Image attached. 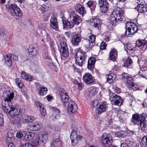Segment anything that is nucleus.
<instances>
[{
    "mask_svg": "<svg viewBox=\"0 0 147 147\" xmlns=\"http://www.w3.org/2000/svg\"><path fill=\"white\" fill-rule=\"evenodd\" d=\"M38 27L39 28L43 30H45L46 28L45 25L44 24H42L41 23L39 24V25H38Z\"/></svg>",
    "mask_w": 147,
    "mask_h": 147,
    "instance_id": "obj_55",
    "label": "nucleus"
},
{
    "mask_svg": "<svg viewBox=\"0 0 147 147\" xmlns=\"http://www.w3.org/2000/svg\"><path fill=\"white\" fill-rule=\"evenodd\" d=\"M136 2L138 5L136 9L138 10L139 12L145 13L147 11V6L144 0H136Z\"/></svg>",
    "mask_w": 147,
    "mask_h": 147,
    "instance_id": "obj_11",
    "label": "nucleus"
},
{
    "mask_svg": "<svg viewBox=\"0 0 147 147\" xmlns=\"http://www.w3.org/2000/svg\"><path fill=\"white\" fill-rule=\"evenodd\" d=\"M16 82L17 85L20 88H22L23 87L22 83L21 82V80L19 78L16 79Z\"/></svg>",
    "mask_w": 147,
    "mask_h": 147,
    "instance_id": "obj_43",
    "label": "nucleus"
},
{
    "mask_svg": "<svg viewBox=\"0 0 147 147\" xmlns=\"http://www.w3.org/2000/svg\"><path fill=\"white\" fill-rule=\"evenodd\" d=\"M97 93V92L95 88H93L92 90H91L89 92V94L91 96H94Z\"/></svg>",
    "mask_w": 147,
    "mask_h": 147,
    "instance_id": "obj_49",
    "label": "nucleus"
},
{
    "mask_svg": "<svg viewBox=\"0 0 147 147\" xmlns=\"http://www.w3.org/2000/svg\"><path fill=\"white\" fill-rule=\"evenodd\" d=\"M24 138L27 141H30L32 140L31 139V137H30V136H29L28 134H26L25 135Z\"/></svg>",
    "mask_w": 147,
    "mask_h": 147,
    "instance_id": "obj_59",
    "label": "nucleus"
},
{
    "mask_svg": "<svg viewBox=\"0 0 147 147\" xmlns=\"http://www.w3.org/2000/svg\"><path fill=\"white\" fill-rule=\"evenodd\" d=\"M140 128L143 131L147 130V125L146 124V120L144 121H141L139 123Z\"/></svg>",
    "mask_w": 147,
    "mask_h": 147,
    "instance_id": "obj_35",
    "label": "nucleus"
},
{
    "mask_svg": "<svg viewBox=\"0 0 147 147\" xmlns=\"http://www.w3.org/2000/svg\"><path fill=\"white\" fill-rule=\"evenodd\" d=\"M88 36L86 40L89 42V44L87 45L86 46L88 49L89 50L95 45V41L96 36L91 34H88Z\"/></svg>",
    "mask_w": 147,
    "mask_h": 147,
    "instance_id": "obj_16",
    "label": "nucleus"
},
{
    "mask_svg": "<svg viewBox=\"0 0 147 147\" xmlns=\"http://www.w3.org/2000/svg\"><path fill=\"white\" fill-rule=\"evenodd\" d=\"M72 67L74 73H79L80 72V69L78 68L75 65H72Z\"/></svg>",
    "mask_w": 147,
    "mask_h": 147,
    "instance_id": "obj_46",
    "label": "nucleus"
},
{
    "mask_svg": "<svg viewBox=\"0 0 147 147\" xmlns=\"http://www.w3.org/2000/svg\"><path fill=\"white\" fill-rule=\"evenodd\" d=\"M63 20V28L64 29H70L73 27L74 24L72 22L67 20Z\"/></svg>",
    "mask_w": 147,
    "mask_h": 147,
    "instance_id": "obj_28",
    "label": "nucleus"
},
{
    "mask_svg": "<svg viewBox=\"0 0 147 147\" xmlns=\"http://www.w3.org/2000/svg\"><path fill=\"white\" fill-rule=\"evenodd\" d=\"M120 147H130L128 144L125 142H123L121 144Z\"/></svg>",
    "mask_w": 147,
    "mask_h": 147,
    "instance_id": "obj_63",
    "label": "nucleus"
},
{
    "mask_svg": "<svg viewBox=\"0 0 147 147\" xmlns=\"http://www.w3.org/2000/svg\"><path fill=\"white\" fill-rule=\"evenodd\" d=\"M14 95V94L12 91H9L7 92V96L4 98V102H3L2 103H6V105H7V104L11 102V100L13 99Z\"/></svg>",
    "mask_w": 147,
    "mask_h": 147,
    "instance_id": "obj_22",
    "label": "nucleus"
},
{
    "mask_svg": "<svg viewBox=\"0 0 147 147\" xmlns=\"http://www.w3.org/2000/svg\"><path fill=\"white\" fill-rule=\"evenodd\" d=\"M38 90V94L40 95L43 96L47 93V89L46 88L40 87Z\"/></svg>",
    "mask_w": 147,
    "mask_h": 147,
    "instance_id": "obj_37",
    "label": "nucleus"
},
{
    "mask_svg": "<svg viewBox=\"0 0 147 147\" xmlns=\"http://www.w3.org/2000/svg\"><path fill=\"white\" fill-rule=\"evenodd\" d=\"M107 103L105 102H102L96 109V113L100 114L105 112L106 109Z\"/></svg>",
    "mask_w": 147,
    "mask_h": 147,
    "instance_id": "obj_26",
    "label": "nucleus"
},
{
    "mask_svg": "<svg viewBox=\"0 0 147 147\" xmlns=\"http://www.w3.org/2000/svg\"><path fill=\"white\" fill-rule=\"evenodd\" d=\"M107 47V45L105 42H102L100 44V48L101 50H104Z\"/></svg>",
    "mask_w": 147,
    "mask_h": 147,
    "instance_id": "obj_51",
    "label": "nucleus"
},
{
    "mask_svg": "<svg viewBox=\"0 0 147 147\" xmlns=\"http://www.w3.org/2000/svg\"><path fill=\"white\" fill-rule=\"evenodd\" d=\"M79 33H77L73 36L72 38L71 42L72 45L74 46H76L79 45V43L81 42L82 39L80 34L81 33V30L80 29H78Z\"/></svg>",
    "mask_w": 147,
    "mask_h": 147,
    "instance_id": "obj_17",
    "label": "nucleus"
},
{
    "mask_svg": "<svg viewBox=\"0 0 147 147\" xmlns=\"http://www.w3.org/2000/svg\"><path fill=\"white\" fill-rule=\"evenodd\" d=\"M113 139L112 136L109 134H104L102 136L101 142L105 147H110L112 145Z\"/></svg>",
    "mask_w": 147,
    "mask_h": 147,
    "instance_id": "obj_8",
    "label": "nucleus"
},
{
    "mask_svg": "<svg viewBox=\"0 0 147 147\" xmlns=\"http://www.w3.org/2000/svg\"><path fill=\"white\" fill-rule=\"evenodd\" d=\"M75 52L76 63L77 65L82 67L86 57V53L80 48L76 49Z\"/></svg>",
    "mask_w": 147,
    "mask_h": 147,
    "instance_id": "obj_4",
    "label": "nucleus"
},
{
    "mask_svg": "<svg viewBox=\"0 0 147 147\" xmlns=\"http://www.w3.org/2000/svg\"><path fill=\"white\" fill-rule=\"evenodd\" d=\"M6 7L8 9H12L14 13H11V15L14 17L16 16L18 17H21L22 15V13L20 8L16 4H11L8 2L5 5Z\"/></svg>",
    "mask_w": 147,
    "mask_h": 147,
    "instance_id": "obj_6",
    "label": "nucleus"
},
{
    "mask_svg": "<svg viewBox=\"0 0 147 147\" xmlns=\"http://www.w3.org/2000/svg\"><path fill=\"white\" fill-rule=\"evenodd\" d=\"M83 137L80 135H78L77 132L75 130H73L71 133L70 139L71 144L74 146L78 144V142L82 140Z\"/></svg>",
    "mask_w": 147,
    "mask_h": 147,
    "instance_id": "obj_12",
    "label": "nucleus"
},
{
    "mask_svg": "<svg viewBox=\"0 0 147 147\" xmlns=\"http://www.w3.org/2000/svg\"><path fill=\"white\" fill-rule=\"evenodd\" d=\"M54 110L52 115V119L54 121L59 119L61 115L59 109L56 107H53Z\"/></svg>",
    "mask_w": 147,
    "mask_h": 147,
    "instance_id": "obj_23",
    "label": "nucleus"
},
{
    "mask_svg": "<svg viewBox=\"0 0 147 147\" xmlns=\"http://www.w3.org/2000/svg\"><path fill=\"white\" fill-rule=\"evenodd\" d=\"M125 50L126 51L127 53V51L129 50L131 51H133L134 50V48L133 47H131V45L130 44H128L127 45V47H126V49L125 48Z\"/></svg>",
    "mask_w": 147,
    "mask_h": 147,
    "instance_id": "obj_52",
    "label": "nucleus"
},
{
    "mask_svg": "<svg viewBox=\"0 0 147 147\" xmlns=\"http://www.w3.org/2000/svg\"><path fill=\"white\" fill-rule=\"evenodd\" d=\"M22 78L28 81H31L32 80V77L30 75L27 74L25 72H22L21 74Z\"/></svg>",
    "mask_w": 147,
    "mask_h": 147,
    "instance_id": "obj_36",
    "label": "nucleus"
},
{
    "mask_svg": "<svg viewBox=\"0 0 147 147\" xmlns=\"http://www.w3.org/2000/svg\"><path fill=\"white\" fill-rule=\"evenodd\" d=\"M51 144L56 146V147L57 146L61 145V142L59 140V139H57L53 141Z\"/></svg>",
    "mask_w": 147,
    "mask_h": 147,
    "instance_id": "obj_42",
    "label": "nucleus"
},
{
    "mask_svg": "<svg viewBox=\"0 0 147 147\" xmlns=\"http://www.w3.org/2000/svg\"><path fill=\"white\" fill-rule=\"evenodd\" d=\"M12 134H11L10 133H8L7 134V136L6 138L7 139H8L9 140H11V139L13 137Z\"/></svg>",
    "mask_w": 147,
    "mask_h": 147,
    "instance_id": "obj_60",
    "label": "nucleus"
},
{
    "mask_svg": "<svg viewBox=\"0 0 147 147\" xmlns=\"http://www.w3.org/2000/svg\"><path fill=\"white\" fill-rule=\"evenodd\" d=\"M2 106L4 111L9 114L15 116H19L20 111L16 108V106L15 103L10 102L6 105V103H2Z\"/></svg>",
    "mask_w": 147,
    "mask_h": 147,
    "instance_id": "obj_3",
    "label": "nucleus"
},
{
    "mask_svg": "<svg viewBox=\"0 0 147 147\" xmlns=\"http://www.w3.org/2000/svg\"><path fill=\"white\" fill-rule=\"evenodd\" d=\"M40 112L42 116H45L46 115L47 112L45 109H44V106L40 109Z\"/></svg>",
    "mask_w": 147,
    "mask_h": 147,
    "instance_id": "obj_45",
    "label": "nucleus"
},
{
    "mask_svg": "<svg viewBox=\"0 0 147 147\" xmlns=\"http://www.w3.org/2000/svg\"><path fill=\"white\" fill-rule=\"evenodd\" d=\"M48 139L47 134L46 132L41 131L39 134L38 138L37 139L35 142V145H43L45 143Z\"/></svg>",
    "mask_w": 147,
    "mask_h": 147,
    "instance_id": "obj_10",
    "label": "nucleus"
},
{
    "mask_svg": "<svg viewBox=\"0 0 147 147\" xmlns=\"http://www.w3.org/2000/svg\"><path fill=\"white\" fill-rule=\"evenodd\" d=\"M44 38H45L47 40L49 41L51 40V38H50V36L49 34L48 33H46L45 34L44 36Z\"/></svg>",
    "mask_w": 147,
    "mask_h": 147,
    "instance_id": "obj_57",
    "label": "nucleus"
},
{
    "mask_svg": "<svg viewBox=\"0 0 147 147\" xmlns=\"http://www.w3.org/2000/svg\"><path fill=\"white\" fill-rule=\"evenodd\" d=\"M50 42V46L52 49L55 52V49L54 42L53 40H51Z\"/></svg>",
    "mask_w": 147,
    "mask_h": 147,
    "instance_id": "obj_47",
    "label": "nucleus"
},
{
    "mask_svg": "<svg viewBox=\"0 0 147 147\" xmlns=\"http://www.w3.org/2000/svg\"><path fill=\"white\" fill-rule=\"evenodd\" d=\"M28 115H24L22 118H20V122L22 123H28Z\"/></svg>",
    "mask_w": 147,
    "mask_h": 147,
    "instance_id": "obj_40",
    "label": "nucleus"
},
{
    "mask_svg": "<svg viewBox=\"0 0 147 147\" xmlns=\"http://www.w3.org/2000/svg\"><path fill=\"white\" fill-rule=\"evenodd\" d=\"M136 45L137 47L144 46V49L145 50L147 49V41L145 40H138L136 42Z\"/></svg>",
    "mask_w": 147,
    "mask_h": 147,
    "instance_id": "obj_27",
    "label": "nucleus"
},
{
    "mask_svg": "<svg viewBox=\"0 0 147 147\" xmlns=\"http://www.w3.org/2000/svg\"><path fill=\"white\" fill-rule=\"evenodd\" d=\"M50 26L55 30L58 31L59 29L58 25V22L56 17L54 14L52 15L50 20Z\"/></svg>",
    "mask_w": 147,
    "mask_h": 147,
    "instance_id": "obj_20",
    "label": "nucleus"
},
{
    "mask_svg": "<svg viewBox=\"0 0 147 147\" xmlns=\"http://www.w3.org/2000/svg\"><path fill=\"white\" fill-rule=\"evenodd\" d=\"M121 79L126 84H128L130 88H133L135 85V84L133 83L132 78L129 77V75L126 73L123 74Z\"/></svg>",
    "mask_w": 147,
    "mask_h": 147,
    "instance_id": "obj_14",
    "label": "nucleus"
},
{
    "mask_svg": "<svg viewBox=\"0 0 147 147\" xmlns=\"http://www.w3.org/2000/svg\"><path fill=\"white\" fill-rule=\"evenodd\" d=\"M124 13L122 8L117 7L113 10L110 17V23L112 26H115L117 23L123 20Z\"/></svg>",
    "mask_w": 147,
    "mask_h": 147,
    "instance_id": "obj_1",
    "label": "nucleus"
},
{
    "mask_svg": "<svg viewBox=\"0 0 147 147\" xmlns=\"http://www.w3.org/2000/svg\"><path fill=\"white\" fill-rule=\"evenodd\" d=\"M45 58L46 60H47L46 61L47 62H48L49 64H51V63H52L51 58L48 55L46 56Z\"/></svg>",
    "mask_w": 147,
    "mask_h": 147,
    "instance_id": "obj_58",
    "label": "nucleus"
},
{
    "mask_svg": "<svg viewBox=\"0 0 147 147\" xmlns=\"http://www.w3.org/2000/svg\"><path fill=\"white\" fill-rule=\"evenodd\" d=\"M76 11H72L70 13L69 17L72 20L73 24L78 25L82 21L81 17L77 14Z\"/></svg>",
    "mask_w": 147,
    "mask_h": 147,
    "instance_id": "obj_15",
    "label": "nucleus"
},
{
    "mask_svg": "<svg viewBox=\"0 0 147 147\" xmlns=\"http://www.w3.org/2000/svg\"><path fill=\"white\" fill-rule=\"evenodd\" d=\"M40 10L42 11V13H44L46 11V8L45 6H42L40 8Z\"/></svg>",
    "mask_w": 147,
    "mask_h": 147,
    "instance_id": "obj_62",
    "label": "nucleus"
},
{
    "mask_svg": "<svg viewBox=\"0 0 147 147\" xmlns=\"http://www.w3.org/2000/svg\"><path fill=\"white\" fill-rule=\"evenodd\" d=\"M35 105L38 108L40 109L44 106L38 101H36L35 102Z\"/></svg>",
    "mask_w": 147,
    "mask_h": 147,
    "instance_id": "obj_50",
    "label": "nucleus"
},
{
    "mask_svg": "<svg viewBox=\"0 0 147 147\" xmlns=\"http://www.w3.org/2000/svg\"><path fill=\"white\" fill-rule=\"evenodd\" d=\"M10 121L11 123L15 124H18L20 123V119L19 116L12 117L10 119Z\"/></svg>",
    "mask_w": 147,
    "mask_h": 147,
    "instance_id": "obj_33",
    "label": "nucleus"
},
{
    "mask_svg": "<svg viewBox=\"0 0 147 147\" xmlns=\"http://www.w3.org/2000/svg\"><path fill=\"white\" fill-rule=\"evenodd\" d=\"M116 77V75L113 73H111L106 76L107 82L111 84L113 82Z\"/></svg>",
    "mask_w": 147,
    "mask_h": 147,
    "instance_id": "obj_32",
    "label": "nucleus"
},
{
    "mask_svg": "<svg viewBox=\"0 0 147 147\" xmlns=\"http://www.w3.org/2000/svg\"><path fill=\"white\" fill-rule=\"evenodd\" d=\"M20 147H35V146L30 143H26L24 144Z\"/></svg>",
    "mask_w": 147,
    "mask_h": 147,
    "instance_id": "obj_54",
    "label": "nucleus"
},
{
    "mask_svg": "<svg viewBox=\"0 0 147 147\" xmlns=\"http://www.w3.org/2000/svg\"><path fill=\"white\" fill-rule=\"evenodd\" d=\"M4 59L5 64L9 67L11 66L12 65V59L15 61H17L18 59V57L17 56L11 53L4 56Z\"/></svg>",
    "mask_w": 147,
    "mask_h": 147,
    "instance_id": "obj_13",
    "label": "nucleus"
},
{
    "mask_svg": "<svg viewBox=\"0 0 147 147\" xmlns=\"http://www.w3.org/2000/svg\"><path fill=\"white\" fill-rule=\"evenodd\" d=\"M63 38L64 40H63V41L60 42V45L61 49L60 52L61 55V59H65V58H68L69 57V54L67 45L65 42L66 40L64 36L63 37Z\"/></svg>",
    "mask_w": 147,
    "mask_h": 147,
    "instance_id": "obj_5",
    "label": "nucleus"
},
{
    "mask_svg": "<svg viewBox=\"0 0 147 147\" xmlns=\"http://www.w3.org/2000/svg\"><path fill=\"white\" fill-rule=\"evenodd\" d=\"M59 93L60 96H62L64 94H67L68 93L66 92L65 90L63 88H60L59 90Z\"/></svg>",
    "mask_w": 147,
    "mask_h": 147,
    "instance_id": "obj_48",
    "label": "nucleus"
},
{
    "mask_svg": "<svg viewBox=\"0 0 147 147\" xmlns=\"http://www.w3.org/2000/svg\"><path fill=\"white\" fill-rule=\"evenodd\" d=\"M109 99L111 102H113L115 105L119 106L122 105L123 101L121 97L112 92L110 93Z\"/></svg>",
    "mask_w": 147,
    "mask_h": 147,
    "instance_id": "obj_7",
    "label": "nucleus"
},
{
    "mask_svg": "<svg viewBox=\"0 0 147 147\" xmlns=\"http://www.w3.org/2000/svg\"><path fill=\"white\" fill-rule=\"evenodd\" d=\"M41 126V124L39 122H33L30 126V128L32 130L36 131L39 129Z\"/></svg>",
    "mask_w": 147,
    "mask_h": 147,
    "instance_id": "obj_31",
    "label": "nucleus"
},
{
    "mask_svg": "<svg viewBox=\"0 0 147 147\" xmlns=\"http://www.w3.org/2000/svg\"><path fill=\"white\" fill-rule=\"evenodd\" d=\"M38 50L37 46L33 45H30L28 49L29 54L33 56L36 55L38 53Z\"/></svg>",
    "mask_w": 147,
    "mask_h": 147,
    "instance_id": "obj_24",
    "label": "nucleus"
},
{
    "mask_svg": "<svg viewBox=\"0 0 147 147\" xmlns=\"http://www.w3.org/2000/svg\"><path fill=\"white\" fill-rule=\"evenodd\" d=\"M77 109V106L74 101H71L69 102L68 104L67 111L70 114L76 112Z\"/></svg>",
    "mask_w": 147,
    "mask_h": 147,
    "instance_id": "obj_19",
    "label": "nucleus"
},
{
    "mask_svg": "<svg viewBox=\"0 0 147 147\" xmlns=\"http://www.w3.org/2000/svg\"><path fill=\"white\" fill-rule=\"evenodd\" d=\"M5 28H0V38H3L5 35Z\"/></svg>",
    "mask_w": 147,
    "mask_h": 147,
    "instance_id": "obj_41",
    "label": "nucleus"
},
{
    "mask_svg": "<svg viewBox=\"0 0 147 147\" xmlns=\"http://www.w3.org/2000/svg\"><path fill=\"white\" fill-rule=\"evenodd\" d=\"M24 136L23 134L21 131L18 132L17 133L16 137L18 139H21Z\"/></svg>",
    "mask_w": 147,
    "mask_h": 147,
    "instance_id": "obj_53",
    "label": "nucleus"
},
{
    "mask_svg": "<svg viewBox=\"0 0 147 147\" xmlns=\"http://www.w3.org/2000/svg\"><path fill=\"white\" fill-rule=\"evenodd\" d=\"M146 117V115L144 113L141 114H134L132 115L131 121L134 124L138 125L141 121H144L145 120Z\"/></svg>",
    "mask_w": 147,
    "mask_h": 147,
    "instance_id": "obj_9",
    "label": "nucleus"
},
{
    "mask_svg": "<svg viewBox=\"0 0 147 147\" xmlns=\"http://www.w3.org/2000/svg\"><path fill=\"white\" fill-rule=\"evenodd\" d=\"M117 50L115 49L111 50L109 53L110 59L113 61H115L117 57Z\"/></svg>",
    "mask_w": 147,
    "mask_h": 147,
    "instance_id": "obj_29",
    "label": "nucleus"
},
{
    "mask_svg": "<svg viewBox=\"0 0 147 147\" xmlns=\"http://www.w3.org/2000/svg\"><path fill=\"white\" fill-rule=\"evenodd\" d=\"M83 81L87 84L93 83L94 82L93 77L88 73H86L83 75Z\"/></svg>",
    "mask_w": 147,
    "mask_h": 147,
    "instance_id": "obj_21",
    "label": "nucleus"
},
{
    "mask_svg": "<svg viewBox=\"0 0 147 147\" xmlns=\"http://www.w3.org/2000/svg\"><path fill=\"white\" fill-rule=\"evenodd\" d=\"M115 92L117 94H119L121 92L120 89L118 87H117L115 90Z\"/></svg>",
    "mask_w": 147,
    "mask_h": 147,
    "instance_id": "obj_64",
    "label": "nucleus"
},
{
    "mask_svg": "<svg viewBox=\"0 0 147 147\" xmlns=\"http://www.w3.org/2000/svg\"><path fill=\"white\" fill-rule=\"evenodd\" d=\"M142 143L144 146L147 147V136H145L143 138Z\"/></svg>",
    "mask_w": 147,
    "mask_h": 147,
    "instance_id": "obj_44",
    "label": "nucleus"
},
{
    "mask_svg": "<svg viewBox=\"0 0 147 147\" xmlns=\"http://www.w3.org/2000/svg\"><path fill=\"white\" fill-rule=\"evenodd\" d=\"M28 123L32 122L34 120V117L32 116H29L28 115Z\"/></svg>",
    "mask_w": 147,
    "mask_h": 147,
    "instance_id": "obj_61",
    "label": "nucleus"
},
{
    "mask_svg": "<svg viewBox=\"0 0 147 147\" xmlns=\"http://www.w3.org/2000/svg\"><path fill=\"white\" fill-rule=\"evenodd\" d=\"M98 2L102 12L103 13L107 12L109 7L108 3L107 0H98Z\"/></svg>",
    "mask_w": 147,
    "mask_h": 147,
    "instance_id": "obj_18",
    "label": "nucleus"
},
{
    "mask_svg": "<svg viewBox=\"0 0 147 147\" xmlns=\"http://www.w3.org/2000/svg\"><path fill=\"white\" fill-rule=\"evenodd\" d=\"M95 62V59L94 58L91 57L89 58L87 66L88 68L91 70L93 69Z\"/></svg>",
    "mask_w": 147,
    "mask_h": 147,
    "instance_id": "obj_30",
    "label": "nucleus"
},
{
    "mask_svg": "<svg viewBox=\"0 0 147 147\" xmlns=\"http://www.w3.org/2000/svg\"><path fill=\"white\" fill-rule=\"evenodd\" d=\"M132 63V61L131 59L130 58H128L125 63L123 64V66L126 68H130L131 67Z\"/></svg>",
    "mask_w": 147,
    "mask_h": 147,
    "instance_id": "obj_38",
    "label": "nucleus"
},
{
    "mask_svg": "<svg viewBox=\"0 0 147 147\" xmlns=\"http://www.w3.org/2000/svg\"><path fill=\"white\" fill-rule=\"evenodd\" d=\"M95 4L94 1H89L87 3V6L89 7H91L92 5Z\"/></svg>",
    "mask_w": 147,
    "mask_h": 147,
    "instance_id": "obj_56",
    "label": "nucleus"
},
{
    "mask_svg": "<svg viewBox=\"0 0 147 147\" xmlns=\"http://www.w3.org/2000/svg\"><path fill=\"white\" fill-rule=\"evenodd\" d=\"M75 8L77 12L82 16L86 13V11L84 7L80 4H76Z\"/></svg>",
    "mask_w": 147,
    "mask_h": 147,
    "instance_id": "obj_25",
    "label": "nucleus"
},
{
    "mask_svg": "<svg viewBox=\"0 0 147 147\" xmlns=\"http://www.w3.org/2000/svg\"><path fill=\"white\" fill-rule=\"evenodd\" d=\"M138 30L137 26L134 22H128L125 24V28L124 30V33L121 36L124 38V36L131 37L136 33Z\"/></svg>",
    "mask_w": 147,
    "mask_h": 147,
    "instance_id": "obj_2",
    "label": "nucleus"
},
{
    "mask_svg": "<svg viewBox=\"0 0 147 147\" xmlns=\"http://www.w3.org/2000/svg\"><path fill=\"white\" fill-rule=\"evenodd\" d=\"M61 99V102L64 104L67 103L68 102V100L69 98L68 94H64L62 96H60Z\"/></svg>",
    "mask_w": 147,
    "mask_h": 147,
    "instance_id": "obj_39",
    "label": "nucleus"
},
{
    "mask_svg": "<svg viewBox=\"0 0 147 147\" xmlns=\"http://www.w3.org/2000/svg\"><path fill=\"white\" fill-rule=\"evenodd\" d=\"M92 23V25L95 27H97L98 28L100 25V21L99 19L97 18H95L94 19H91L90 20Z\"/></svg>",
    "mask_w": 147,
    "mask_h": 147,
    "instance_id": "obj_34",
    "label": "nucleus"
}]
</instances>
